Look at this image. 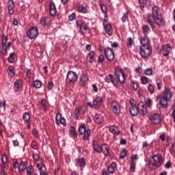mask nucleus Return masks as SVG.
Here are the masks:
<instances>
[{"mask_svg":"<svg viewBox=\"0 0 175 175\" xmlns=\"http://www.w3.org/2000/svg\"><path fill=\"white\" fill-rule=\"evenodd\" d=\"M92 146H93V150H94L96 152H98V154H100L101 146L99 145V143L98 142V141L93 140Z\"/></svg>","mask_w":175,"mask_h":175,"instance_id":"cd10ccee","label":"nucleus"},{"mask_svg":"<svg viewBox=\"0 0 175 175\" xmlns=\"http://www.w3.org/2000/svg\"><path fill=\"white\" fill-rule=\"evenodd\" d=\"M76 25L79 28V32L82 35H85L88 31V25L83 19H79L76 21Z\"/></svg>","mask_w":175,"mask_h":175,"instance_id":"0eeeda50","label":"nucleus"},{"mask_svg":"<svg viewBox=\"0 0 175 175\" xmlns=\"http://www.w3.org/2000/svg\"><path fill=\"white\" fill-rule=\"evenodd\" d=\"M77 12L82 13L83 14H85V13H88V8L87 7V4L83 5L79 4L77 7Z\"/></svg>","mask_w":175,"mask_h":175,"instance_id":"4be33fe9","label":"nucleus"},{"mask_svg":"<svg viewBox=\"0 0 175 175\" xmlns=\"http://www.w3.org/2000/svg\"><path fill=\"white\" fill-rule=\"evenodd\" d=\"M33 87L34 88H40L42 87V82L39 80H36L33 82Z\"/></svg>","mask_w":175,"mask_h":175,"instance_id":"a18cd8bd","label":"nucleus"},{"mask_svg":"<svg viewBox=\"0 0 175 175\" xmlns=\"http://www.w3.org/2000/svg\"><path fill=\"white\" fill-rule=\"evenodd\" d=\"M23 120L25 124H29V121H31V115L27 112H25L23 115Z\"/></svg>","mask_w":175,"mask_h":175,"instance_id":"f704fd0d","label":"nucleus"},{"mask_svg":"<svg viewBox=\"0 0 175 175\" xmlns=\"http://www.w3.org/2000/svg\"><path fill=\"white\" fill-rule=\"evenodd\" d=\"M88 58H89V62H90V64L92 63L95 58V51H91L88 55Z\"/></svg>","mask_w":175,"mask_h":175,"instance_id":"79ce46f5","label":"nucleus"},{"mask_svg":"<svg viewBox=\"0 0 175 175\" xmlns=\"http://www.w3.org/2000/svg\"><path fill=\"white\" fill-rule=\"evenodd\" d=\"M137 109L138 113H139L140 116H142V117L147 114V108L143 102H141L138 104Z\"/></svg>","mask_w":175,"mask_h":175,"instance_id":"dca6fc26","label":"nucleus"},{"mask_svg":"<svg viewBox=\"0 0 175 175\" xmlns=\"http://www.w3.org/2000/svg\"><path fill=\"white\" fill-rule=\"evenodd\" d=\"M135 169H136V163L131 162L130 163V168H129L130 172H135Z\"/></svg>","mask_w":175,"mask_h":175,"instance_id":"6e6d98bb","label":"nucleus"},{"mask_svg":"<svg viewBox=\"0 0 175 175\" xmlns=\"http://www.w3.org/2000/svg\"><path fill=\"white\" fill-rule=\"evenodd\" d=\"M147 21L152 29H155V24L159 26L165 24V20L162 18V14L158 6L154 5L152 8V15L151 14L147 15Z\"/></svg>","mask_w":175,"mask_h":175,"instance_id":"f257e3e1","label":"nucleus"},{"mask_svg":"<svg viewBox=\"0 0 175 175\" xmlns=\"http://www.w3.org/2000/svg\"><path fill=\"white\" fill-rule=\"evenodd\" d=\"M147 88L150 94L155 92V86L152 83H148Z\"/></svg>","mask_w":175,"mask_h":175,"instance_id":"37998d69","label":"nucleus"},{"mask_svg":"<svg viewBox=\"0 0 175 175\" xmlns=\"http://www.w3.org/2000/svg\"><path fill=\"white\" fill-rule=\"evenodd\" d=\"M88 81V75L87 74H82L80 77V83L81 85H85Z\"/></svg>","mask_w":175,"mask_h":175,"instance_id":"473e14b6","label":"nucleus"},{"mask_svg":"<svg viewBox=\"0 0 175 175\" xmlns=\"http://www.w3.org/2000/svg\"><path fill=\"white\" fill-rule=\"evenodd\" d=\"M149 120L152 125H158L162 121V116L158 113H152L150 115Z\"/></svg>","mask_w":175,"mask_h":175,"instance_id":"9b49d317","label":"nucleus"},{"mask_svg":"<svg viewBox=\"0 0 175 175\" xmlns=\"http://www.w3.org/2000/svg\"><path fill=\"white\" fill-rule=\"evenodd\" d=\"M173 98V92L170 91V89L165 88L162 94H160L157 96V99L159 100V105L163 109H167V103L172 100Z\"/></svg>","mask_w":175,"mask_h":175,"instance_id":"f03ea898","label":"nucleus"},{"mask_svg":"<svg viewBox=\"0 0 175 175\" xmlns=\"http://www.w3.org/2000/svg\"><path fill=\"white\" fill-rule=\"evenodd\" d=\"M139 54L144 59L148 58L152 54V47L150 46H139Z\"/></svg>","mask_w":175,"mask_h":175,"instance_id":"423d86ee","label":"nucleus"},{"mask_svg":"<svg viewBox=\"0 0 175 175\" xmlns=\"http://www.w3.org/2000/svg\"><path fill=\"white\" fill-rule=\"evenodd\" d=\"M14 1L13 0H8L7 3V8L8 9V14L12 16L14 13Z\"/></svg>","mask_w":175,"mask_h":175,"instance_id":"aec40b11","label":"nucleus"},{"mask_svg":"<svg viewBox=\"0 0 175 175\" xmlns=\"http://www.w3.org/2000/svg\"><path fill=\"white\" fill-rule=\"evenodd\" d=\"M142 31L144 35L147 36L148 35L149 32H151V29H150V27L147 25H142Z\"/></svg>","mask_w":175,"mask_h":175,"instance_id":"ea45409f","label":"nucleus"},{"mask_svg":"<svg viewBox=\"0 0 175 175\" xmlns=\"http://www.w3.org/2000/svg\"><path fill=\"white\" fill-rule=\"evenodd\" d=\"M163 51L165 53L163 54V57H169V54H170V51L172 50V45L167 44L163 46Z\"/></svg>","mask_w":175,"mask_h":175,"instance_id":"393cba45","label":"nucleus"},{"mask_svg":"<svg viewBox=\"0 0 175 175\" xmlns=\"http://www.w3.org/2000/svg\"><path fill=\"white\" fill-rule=\"evenodd\" d=\"M40 24L42 27H46V25H47V18L42 17L40 21Z\"/></svg>","mask_w":175,"mask_h":175,"instance_id":"49530a36","label":"nucleus"},{"mask_svg":"<svg viewBox=\"0 0 175 175\" xmlns=\"http://www.w3.org/2000/svg\"><path fill=\"white\" fill-rule=\"evenodd\" d=\"M170 154H172V155H174V154H175V144H172L170 146Z\"/></svg>","mask_w":175,"mask_h":175,"instance_id":"e2e57ef3","label":"nucleus"},{"mask_svg":"<svg viewBox=\"0 0 175 175\" xmlns=\"http://www.w3.org/2000/svg\"><path fill=\"white\" fill-rule=\"evenodd\" d=\"M78 79L79 76H77V73L75 71L70 70L67 72L66 83H67V84L75 83V81H77Z\"/></svg>","mask_w":175,"mask_h":175,"instance_id":"6e6552de","label":"nucleus"},{"mask_svg":"<svg viewBox=\"0 0 175 175\" xmlns=\"http://www.w3.org/2000/svg\"><path fill=\"white\" fill-rule=\"evenodd\" d=\"M41 107L44 111H47V107L49 106V102L45 99H42L40 103Z\"/></svg>","mask_w":175,"mask_h":175,"instance_id":"4c0bfd02","label":"nucleus"},{"mask_svg":"<svg viewBox=\"0 0 175 175\" xmlns=\"http://www.w3.org/2000/svg\"><path fill=\"white\" fill-rule=\"evenodd\" d=\"M43 160L40 161V164L39 163H36V167H37V169H38L39 172H40V170H43Z\"/></svg>","mask_w":175,"mask_h":175,"instance_id":"864d4df0","label":"nucleus"},{"mask_svg":"<svg viewBox=\"0 0 175 175\" xmlns=\"http://www.w3.org/2000/svg\"><path fill=\"white\" fill-rule=\"evenodd\" d=\"M126 44L128 49H132V46H135V41H133V38L131 37L128 38Z\"/></svg>","mask_w":175,"mask_h":175,"instance_id":"e433bc0d","label":"nucleus"},{"mask_svg":"<svg viewBox=\"0 0 175 175\" xmlns=\"http://www.w3.org/2000/svg\"><path fill=\"white\" fill-rule=\"evenodd\" d=\"M27 38L29 39H35L39 35V29L38 28L33 27L29 29L28 31L26 32Z\"/></svg>","mask_w":175,"mask_h":175,"instance_id":"f8f14e48","label":"nucleus"},{"mask_svg":"<svg viewBox=\"0 0 175 175\" xmlns=\"http://www.w3.org/2000/svg\"><path fill=\"white\" fill-rule=\"evenodd\" d=\"M0 107H3L4 109H6V100H0Z\"/></svg>","mask_w":175,"mask_h":175,"instance_id":"338daca9","label":"nucleus"},{"mask_svg":"<svg viewBox=\"0 0 175 175\" xmlns=\"http://www.w3.org/2000/svg\"><path fill=\"white\" fill-rule=\"evenodd\" d=\"M87 165V161H85V159L83 157L81 158H77L75 159V165L79 166L81 169H84Z\"/></svg>","mask_w":175,"mask_h":175,"instance_id":"f3484780","label":"nucleus"},{"mask_svg":"<svg viewBox=\"0 0 175 175\" xmlns=\"http://www.w3.org/2000/svg\"><path fill=\"white\" fill-rule=\"evenodd\" d=\"M111 83H112V84L114 85V87H116V88H118V80H117V78H116V77H114L113 75H112V79L111 81Z\"/></svg>","mask_w":175,"mask_h":175,"instance_id":"de8ad7c7","label":"nucleus"},{"mask_svg":"<svg viewBox=\"0 0 175 175\" xmlns=\"http://www.w3.org/2000/svg\"><path fill=\"white\" fill-rule=\"evenodd\" d=\"M70 135H72V136H77V133H76V129L75 128V126H71L70 127Z\"/></svg>","mask_w":175,"mask_h":175,"instance_id":"8fccbe9b","label":"nucleus"},{"mask_svg":"<svg viewBox=\"0 0 175 175\" xmlns=\"http://www.w3.org/2000/svg\"><path fill=\"white\" fill-rule=\"evenodd\" d=\"M101 152L105 155V157H109L110 155V149H109V145L104 144L101 145Z\"/></svg>","mask_w":175,"mask_h":175,"instance_id":"b1692460","label":"nucleus"},{"mask_svg":"<svg viewBox=\"0 0 175 175\" xmlns=\"http://www.w3.org/2000/svg\"><path fill=\"white\" fill-rule=\"evenodd\" d=\"M113 78V75H107L106 77H105V81L106 83H111V79Z\"/></svg>","mask_w":175,"mask_h":175,"instance_id":"69168bd1","label":"nucleus"},{"mask_svg":"<svg viewBox=\"0 0 175 175\" xmlns=\"http://www.w3.org/2000/svg\"><path fill=\"white\" fill-rule=\"evenodd\" d=\"M8 36L3 35L1 36V53L5 55L8 53V50L12 46V42H8Z\"/></svg>","mask_w":175,"mask_h":175,"instance_id":"20e7f679","label":"nucleus"},{"mask_svg":"<svg viewBox=\"0 0 175 175\" xmlns=\"http://www.w3.org/2000/svg\"><path fill=\"white\" fill-rule=\"evenodd\" d=\"M14 88L16 92H21L23 91V81L17 79L14 83Z\"/></svg>","mask_w":175,"mask_h":175,"instance_id":"a211bd4d","label":"nucleus"},{"mask_svg":"<svg viewBox=\"0 0 175 175\" xmlns=\"http://www.w3.org/2000/svg\"><path fill=\"white\" fill-rule=\"evenodd\" d=\"M145 103L148 107H151V105H152V100H151V98H146Z\"/></svg>","mask_w":175,"mask_h":175,"instance_id":"13d9d810","label":"nucleus"},{"mask_svg":"<svg viewBox=\"0 0 175 175\" xmlns=\"http://www.w3.org/2000/svg\"><path fill=\"white\" fill-rule=\"evenodd\" d=\"M156 84H157L158 90H161V88H162V81L161 80L157 79Z\"/></svg>","mask_w":175,"mask_h":175,"instance_id":"052dcab7","label":"nucleus"},{"mask_svg":"<svg viewBox=\"0 0 175 175\" xmlns=\"http://www.w3.org/2000/svg\"><path fill=\"white\" fill-rule=\"evenodd\" d=\"M104 62H105V56L103 55H100L98 56V64H103Z\"/></svg>","mask_w":175,"mask_h":175,"instance_id":"680f3d73","label":"nucleus"},{"mask_svg":"<svg viewBox=\"0 0 175 175\" xmlns=\"http://www.w3.org/2000/svg\"><path fill=\"white\" fill-rule=\"evenodd\" d=\"M79 132L80 135H83V140H90L91 130L90 129H87L85 125L81 124L79 128Z\"/></svg>","mask_w":175,"mask_h":175,"instance_id":"1a4fd4ad","label":"nucleus"},{"mask_svg":"<svg viewBox=\"0 0 175 175\" xmlns=\"http://www.w3.org/2000/svg\"><path fill=\"white\" fill-rule=\"evenodd\" d=\"M141 10H144V6H151V0H139Z\"/></svg>","mask_w":175,"mask_h":175,"instance_id":"a878e982","label":"nucleus"},{"mask_svg":"<svg viewBox=\"0 0 175 175\" xmlns=\"http://www.w3.org/2000/svg\"><path fill=\"white\" fill-rule=\"evenodd\" d=\"M125 157H126V149H123L121 152H120V159H124Z\"/></svg>","mask_w":175,"mask_h":175,"instance_id":"603ef678","label":"nucleus"},{"mask_svg":"<svg viewBox=\"0 0 175 175\" xmlns=\"http://www.w3.org/2000/svg\"><path fill=\"white\" fill-rule=\"evenodd\" d=\"M139 54L144 59L148 58L152 54V47L150 46H139Z\"/></svg>","mask_w":175,"mask_h":175,"instance_id":"39448f33","label":"nucleus"},{"mask_svg":"<svg viewBox=\"0 0 175 175\" xmlns=\"http://www.w3.org/2000/svg\"><path fill=\"white\" fill-rule=\"evenodd\" d=\"M117 169V163L116 162H112L109 166L107 167V172L109 174H113Z\"/></svg>","mask_w":175,"mask_h":175,"instance_id":"c756f323","label":"nucleus"},{"mask_svg":"<svg viewBox=\"0 0 175 175\" xmlns=\"http://www.w3.org/2000/svg\"><path fill=\"white\" fill-rule=\"evenodd\" d=\"M85 107L81 106L79 108H76L74 114L75 116V118L77 120H79V117H80V114H81V111Z\"/></svg>","mask_w":175,"mask_h":175,"instance_id":"72a5a7b5","label":"nucleus"},{"mask_svg":"<svg viewBox=\"0 0 175 175\" xmlns=\"http://www.w3.org/2000/svg\"><path fill=\"white\" fill-rule=\"evenodd\" d=\"M139 42L141 44L139 47H146L151 46V42H150V39L148 38V36L141 37V38H139Z\"/></svg>","mask_w":175,"mask_h":175,"instance_id":"2eb2a0df","label":"nucleus"},{"mask_svg":"<svg viewBox=\"0 0 175 175\" xmlns=\"http://www.w3.org/2000/svg\"><path fill=\"white\" fill-rule=\"evenodd\" d=\"M105 57L108 61H113L114 59V51L110 47H106L104 49Z\"/></svg>","mask_w":175,"mask_h":175,"instance_id":"ddd939ff","label":"nucleus"},{"mask_svg":"<svg viewBox=\"0 0 175 175\" xmlns=\"http://www.w3.org/2000/svg\"><path fill=\"white\" fill-rule=\"evenodd\" d=\"M102 97H96L95 100L93 101V106L95 109H98L99 106L102 105Z\"/></svg>","mask_w":175,"mask_h":175,"instance_id":"2f4dec72","label":"nucleus"},{"mask_svg":"<svg viewBox=\"0 0 175 175\" xmlns=\"http://www.w3.org/2000/svg\"><path fill=\"white\" fill-rule=\"evenodd\" d=\"M130 103L131 105V107H130V109H129L130 114H131V116H137V113H139L137 107L136 106V105L132 103V100H130Z\"/></svg>","mask_w":175,"mask_h":175,"instance_id":"5701e85b","label":"nucleus"},{"mask_svg":"<svg viewBox=\"0 0 175 175\" xmlns=\"http://www.w3.org/2000/svg\"><path fill=\"white\" fill-rule=\"evenodd\" d=\"M115 75L118 78V80L120 84L125 83V72L121 68H117L115 69Z\"/></svg>","mask_w":175,"mask_h":175,"instance_id":"9d476101","label":"nucleus"},{"mask_svg":"<svg viewBox=\"0 0 175 175\" xmlns=\"http://www.w3.org/2000/svg\"><path fill=\"white\" fill-rule=\"evenodd\" d=\"M16 58H17V55H16V53H11L8 58V62H10V64H13V62H14Z\"/></svg>","mask_w":175,"mask_h":175,"instance_id":"a19ab883","label":"nucleus"},{"mask_svg":"<svg viewBox=\"0 0 175 175\" xmlns=\"http://www.w3.org/2000/svg\"><path fill=\"white\" fill-rule=\"evenodd\" d=\"M76 18V14L72 13L68 16L69 21H73Z\"/></svg>","mask_w":175,"mask_h":175,"instance_id":"774afa93","label":"nucleus"},{"mask_svg":"<svg viewBox=\"0 0 175 175\" xmlns=\"http://www.w3.org/2000/svg\"><path fill=\"white\" fill-rule=\"evenodd\" d=\"M55 122L57 125H59V124H62V125H66V120L62 118V115H61V113L56 114Z\"/></svg>","mask_w":175,"mask_h":175,"instance_id":"412c9836","label":"nucleus"},{"mask_svg":"<svg viewBox=\"0 0 175 175\" xmlns=\"http://www.w3.org/2000/svg\"><path fill=\"white\" fill-rule=\"evenodd\" d=\"M105 31L109 36H111L113 35V27L110 23L109 24H104L103 25Z\"/></svg>","mask_w":175,"mask_h":175,"instance_id":"bb28decb","label":"nucleus"},{"mask_svg":"<svg viewBox=\"0 0 175 175\" xmlns=\"http://www.w3.org/2000/svg\"><path fill=\"white\" fill-rule=\"evenodd\" d=\"M27 165H28L27 162H21L18 165V170L20 173H22V172H24L25 169H27Z\"/></svg>","mask_w":175,"mask_h":175,"instance_id":"58836bf2","label":"nucleus"},{"mask_svg":"<svg viewBox=\"0 0 175 175\" xmlns=\"http://www.w3.org/2000/svg\"><path fill=\"white\" fill-rule=\"evenodd\" d=\"M24 72L26 74L27 80L29 81L31 76H32V73H31V69H25Z\"/></svg>","mask_w":175,"mask_h":175,"instance_id":"09e8293b","label":"nucleus"},{"mask_svg":"<svg viewBox=\"0 0 175 175\" xmlns=\"http://www.w3.org/2000/svg\"><path fill=\"white\" fill-rule=\"evenodd\" d=\"M94 121L96 124H102V122H103V116L100 114H96Z\"/></svg>","mask_w":175,"mask_h":175,"instance_id":"c9c22d12","label":"nucleus"},{"mask_svg":"<svg viewBox=\"0 0 175 175\" xmlns=\"http://www.w3.org/2000/svg\"><path fill=\"white\" fill-rule=\"evenodd\" d=\"M33 167H32V165H29L27 168V175H32L33 173L31 171L32 170Z\"/></svg>","mask_w":175,"mask_h":175,"instance_id":"4d7b16f0","label":"nucleus"},{"mask_svg":"<svg viewBox=\"0 0 175 175\" xmlns=\"http://www.w3.org/2000/svg\"><path fill=\"white\" fill-rule=\"evenodd\" d=\"M111 109L113 114L116 116H118L121 113V107L118 102L117 101H112L110 104Z\"/></svg>","mask_w":175,"mask_h":175,"instance_id":"4468645a","label":"nucleus"},{"mask_svg":"<svg viewBox=\"0 0 175 175\" xmlns=\"http://www.w3.org/2000/svg\"><path fill=\"white\" fill-rule=\"evenodd\" d=\"M163 164V157L161 154H157L152 156L149 161V167L154 169V167H161Z\"/></svg>","mask_w":175,"mask_h":175,"instance_id":"7ed1b4c3","label":"nucleus"},{"mask_svg":"<svg viewBox=\"0 0 175 175\" xmlns=\"http://www.w3.org/2000/svg\"><path fill=\"white\" fill-rule=\"evenodd\" d=\"M1 162L3 163V165H6V163L8 162V157L5 154H3L1 157Z\"/></svg>","mask_w":175,"mask_h":175,"instance_id":"bf43d9fd","label":"nucleus"},{"mask_svg":"<svg viewBox=\"0 0 175 175\" xmlns=\"http://www.w3.org/2000/svg\"><path fill=\"white\" fill-rule=\"evenodd\" d=\"M145 75L146 76H152V68H146L144 71Z\"/></svg>","mask_w":175,"mask_h":175,"instance_id":"5fc2aeb1","label":"nucleus"},{"mask_svg":"<svg viewBox=\"0 0 175 175\" xmlns=\"http://www.w3.org/2000/svg\"><path fill=\"white\" fill-rule=\"evenodd\" d=\"M129 20V11H127L124 13L123 16L122 17V23H126Z\"/></svg>","mask_w":175,"mask_h":175,"instance_id":"c03bdc74","label":"nucleus"},{"mask_svg":"<svg viewBox=\"0 0 175 175\" xmlns=\"http://www.w3.org/2000/svg\"><path fill=\"white\" fill-rule=\"evenodd\" d=\"M32 134L35 137H39V131L37 129H33L32 131Z\"/></svg>","mask_w":175,"mask_h":175,"instance_id":"0e129e2a","label":"nucleus"},{"mask_svg":"<svg viewBox=\"0 0 175 175\" xmlns=\"http://www.w3.org/2000/svg\"><path fill=\"white\" fill-rule=\"evenodd\" d=\"M49 13L53 17L57 14V8H55L54 3H51L49 5Z\"/></svg>","mask_w":175,"mask_h":175,"instance_id":"c85d7f7f","label":"nucleus"},{"mask_svg":"<svg viewBox=\"0 0 175 175\" xmlns=\"http://www.w3.org/2000/svg\"><path fill=\"white\" fill-rule=\"evenodd\" d=\"M140 80L142 84H143L144 85L148 84V78H147V77L142 76L141 77Z\"/></svg>","mask_w":175,"mask_h":175,"instance_id":"3c124183","label":"nucleus"},{"mask_svg":"<svg viewBox=\"0 0 175 175\" xmlns=\"http://www.w3.org/2000/svg\"><path fill=\"white\" fill-rule=\"evenodd\" d=\"M15 68L13 66H9L8 67V75L9 77L13 78L16 75Z\"/></svg>","mask_w":175,"mask_h":175,"instance_id":"7c9ffc66","label":"nucleus"},{"mask_svg":"<svg viewBox=\"0 0 175 175\" xmlns=\"http://www.w3.org/2000/svg\"><path fill=\"white\" fill-rule=\"evenodd\" d=\"M109 132H111V133H113V135H114V137H116V136H118V135L121 133V131H120V127L118 126H116V125L110 126L109 127Z\"/></svg>","mask_w":175,"mask_h":175,"instance_id":"6ab92c4d","label":"nucleus"}]
</instances>
